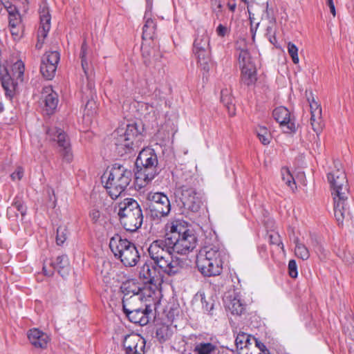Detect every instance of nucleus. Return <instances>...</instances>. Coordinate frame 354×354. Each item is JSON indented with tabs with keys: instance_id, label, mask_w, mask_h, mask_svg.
I'll return each mask as SVG.
<instances>
[{
	"instance_id": "obj_1",
	"label": "nucleus",
	"mask_w": 354,
	"mask_h": 354,
	"mask_svg": "<svg viewBox=\"0 0 354 354\" xmlns=\"http://www.w3.org/2000/svg\"><path fill=\"white\" fill-rule=\"evenodd\" d=\"M327 178L331 188L334 203V215L338 225H342L344 221H351L353 216L348 202V184L339 160H335L333 161V169L328 173Z\"/></svg>"
},
{
	"instance_id": "obj_2",
	"label": "nucleus",
	"mask_w": 354,
	"mask_h": 354,
	"mask_svg": "<svg viewBox=\"0 0 354 354\" xmlns=\"http://www.w3.org/2000/svg\"><path fill=\"white\" fill-rule=\"evenodd\" d=\"M148 252L154 263L162 269L167 275L173 277L182 272L184 261L173 255L174 252L166 236L164 239L153 241L148 248Z\"/></svg>"
},
{
	"instance_id": "obj_3",
	"label": "nucleus",
	"mask_w": 354,
	"mask_h": 354,
	"mask_svg": "<svg viewBox=\"0 0 354 354\" xmlns=\"http://www.w3.org/2000/svg\"><path fill=\"white\" fill-rule=\"evenodd\" d=\"M225 251L219 243L204 246L196 257V266L204 277L219 275L223 270Z\"/></svg>"
},
{
	"instance_id": "obj_4",
	"label": "nucleus",
	"mask_w": 354,
	"mask_h": 354,
	"mask_svg": "<svg viewBox=\"0 0 354 354\" xmlns=\"http://www.w3.org/2000/svg\"><path fill=\"white\" fill-rule=\"evenodd\" d=\"M166 236L174 253L186 254L196 245L197 239L192 230L176 221L167 227Z\"/></svg>"
},
{
	"instance_id": "obj_5",
	"label": "nucleus",
	"mask_w": 354,
	"mask_h": 354,
	"mask_svg": "<svg viewBox=\"0 0 354 354\" xmlns=\"http://www.w3.org/2000/svg\"><path fill=\"white\" fill-rule=\"evenodd\" d=\"M133 173L131 170L124 167L115 164L109 173H105L102 177L105 181V188L109 196L117 198L129 186L132 180Z\"/></svg>"
},
{
	"instance_id": "obj_6",
	"label": "nucleus",
	"mask_w": 354,
	"mask_h": 354,
	"mask_svg": "<svg viewBox=\"0 0 354 354\" xmlns=\"http://www.w3.org/2000/svg\"><path fill=\"white\" fill-rule=\"evenodd\" d=\"M118 214L120 221L124 229L127 231L136 232L143 223L142 209L133 198H124L118 205Z\"/></svg>"
},
{
	"instance_id": "obj_7",
	"label": "nucleus",
	"mask_w": 354,
	"mask_h": 354,
	"mask_svg": "<svg viewBox=\"0 0 354 354\" xmlns=\"http://www.w3.org/2000/svg\"><path fill=\"white\" fill-rule=\"evenodd\" d=\"M109 248L114 256L120 259L125 266H135L140 260L136 245L127 239H122L118 234L111 238Z\"/></svg>"
},
{
	"instance_id": "obj_8",
	"label": "nucleus",
	"mask_w": 354,
	"mask_h": 354,
	"mask_svg": "<svg viewBox=\"0 0 354 354\" xmlns=\"http://www.w3.org/2000/svg\"><path fill=\"white\" fill-rule=\"evenodd\" d=\"M115 150L120 156L131 153L136 147V141L140 132L136 123L127 125L126 129L118 128L113 132Z\"/></svg>"
},
{
	"instance_id": "obj_9",
	"label": "nucleus",
	"mask_w": 354,
	"mask_h": 354,
	"mask_svg": "<svg viewBox=\"0 0 354 354\" xmlns=\"http://www.w3.org/2000/svg\"><path fill=\"white\" fill-rule=\"evenodd\" d=\"M124 294L122 298V309L124 313H129L131 311L141 306L143 304L145 297L144 289L138 286L134 282L124 283L121 286Z\"/></svg>"
},
{
	"instance_id": "obj_10",
	"label": "nucleus",
	"mask_w": 354,
	"mask_h": 354,
	"mask_svg": "<svg viewBox=\"0 0 354 354\" xmlns=\"http://www.w3.org/2000/svg\"><path fill=\"white\" fill-rule=\"evenodd\" d=\"M193 52L203 70L208 72L210 61L209 37L207 31L201 28L197 30V35L194 42Z\"/></svg>"
},
{
	"instance_id": "obj_11",
	"label": "nucleus",
	"mask_w": 354,
	"mask_h": 354,
	"mask_svg": "<svg viewBox=\"0 0 354 354\" xmlns=\"http://www.w3.org/2000/svg\"><path fill=\"white\" fill-rule=\"evenodd\" d=\"M136 164L137 166L140 165L142 166L138 178L143 177L146 183L151 181L157 174L158 158L153 149H143L139 153Z\"/></svg>"
},
{
	"instance_id": "obj_12",
	"label": "nucleus",
	"mask_w": 354,
	"mask_h": 354,
	"mask_svg": "<svg viewBox=\"0 0 354 354\" xmlns=\"http://www.w3.org/2000/svg\"><path fill=\"white\" fill-rule=\"evenodd\" d=\"M176 202L180 208L192 212H198L203 205V194L196 188L176 190Z\"/></svg>"
},
{
	"instance_id": "obj_13",
	"label": "nucleus",
	"mask_w": 354,
	"mask_h": 354,
	"mask_svg": "<svg viewBox=\"0 0 354 354\" xmlns=\"http://www.w3.org/2000/svg\"><path fill=\"white\" fill-rule=\"evenodd\" d=\"M148 208L151 217L159 219L169 214L171 205L168 197L161 192H150L147 195Z\"/></svg>"
},
{
	"instance_id": "obj_14",
	"label": "nucleus",
	"mask_w": 354,
	"mask_h": 354,
	"mask_svg": "<svg viewBox=\"0 0 354 354\" xmlns=\"http://www.w3.org/2000/svg\"><path fill=\"white\" fill-rule=\"evenodd\" d=\"M164 274H166L163 270L154 262L147 261L140 268L139 277L146 283L160 286L163 282Z\"/></svg>"
},
{
	"instance_id": "obj_15",
	"label": "nucleus",
	"mask_w": 354,
	"mask_h": 354,
	"mask_svg": "<svg viewBox=\"0 0 354 354\" xmlns=\"http://www.w3.org/2000/svg\"><path fill=\"white\" fill-rule=\"evenodd\" d=\"M48 138L53 141H56L58 146L62 148V153L64 159L70 162L73 160V153L71 149V145L68 136L64 131L59 128L53 127L47 130Z\"/></svg>"
},
{
	"instance_id": "obj_16",
	"label": "nucleus",
	"mask_w": 354,
	"mask_h": 354,
	"mask_svg": "<svg viewBox=\"0 0 354 354\" xmlns=\"http://www.w3.org/2000/svg\"><path fill=\"white\" fill-rule=\"evenodd\" d=\"M274 120L279 123L283 131L286 133H291L296 131V126L290 118V113L284 106H279L274 109L272 113Z\"/></svg>"
},
{
	"instance_id": "obj_17",
	"label": "nucleus",
	"mask_w": 354,
	"mask_h": 354,
	"mask_svg": "<svg viewBox=\"0 0 354 354\" xmlns=\"http://www.w3.org/2000/svg\"><path fill=\"white\" fill-rule=\"evenodd\" d=\"M145 339L138 335H127L123 342L126 354H145Z\"/></svg>"
},
{
	"instance_id": "obj_18",
	"label": "nucleus",
	"mask_w": 354,
	"mask_h": 354,
	"mask_svg": "<svg viewBox=\"0 0 354 354\" xmlns=\"http://www.w3.org/2000/svg\"><path fill=\"white\" fill-rule=\"evenodd\" d=\"M41 100L44 103V111L47 115H52L57 107L58 95L51 86H45L42 89Z\"/></svg>"
},
{
	"instance_id": "obj_19",
	"label": "nucleus",
	"mask_w": 354,
	"mask_h": 354,
	"mask_svg": "<svg viewBox=\"0 0 354 354\" xmlns=\"http://www.w3.org/2000/svg\"><path fill=\"white\" fill-rule=\"evenodd\" d=\"M151 313L150 306L145 305L137 309H134L131 313H124L128 319L134 324L140 326H145L149 322V314Z\"/></svg>"
},
{
	"instance_id": "obj_20",
	"label": "nucleus",
	"mask_w": 354,
	"mask_h": 354,
	"mask_svg": "<svg viewBox=\"0 0 354 354\" xmlns=\"http://www.w3.org/2000/svg\"><path fill=\"white\" fill-rule=\"evenodd\" d=\"M27 335L30 344L38 348H46L50 340L46 333L37 328L29 330Z\"/></svg>"
},
{
	"instance_id": "obj_21",
	"label": "nucleus",
	"mask_w": 354,
	"mask_h": 354,
	"mask_svg": "<svg viewBox=\"0 0 354 354\" xmlns=\"http://www.w3.org/2000/svg\"><path fill=\"white\" fill-rule=\"evenodd\" d=\"M150 16L149 11H146L144 17L145 24L142 28L143 39H153L156 35V24Z\"/></svg>"
},
{
	"instance_id": "obj_22",
	"label": "nucleus",
	"mask_w": 354,
	"mask_h": 354,
	"mask_svg": "<svg viewBox=\"0 0 354 354\" xmlns=\"http://www.w3.org/2000/svg\"><path fill=\"white\" fill-rule=\"evenodd\" d=\"M53 270H57L58 273L62 277H66L69 272V262L68 257L65 254L58 256L55 261L50 262Z\"/></svg>"
},
{
	"instance_id": "obj_23",
	"label": "nucleus",
	"mask_w": 354,
	"mask_h": 354,
	"mask_svg": "<svg viewBox=\"0 0 354 354\" xmlns=\"http://www.w3.org/2000/svg\"><path fill=\"white\" fill-rule=\"evenodd\" d=\"M198 181L190 171H184L178 182V187L176 190H182L183 189L196 188Z\"/></svg>"
},
{
	"instance_id": "obj_24",
	"label": "nucleus",
	"mask_w": 354,
	"mask_h": 354,
	"mask_svg": "<svg viewBox=\"0 0 354 354\" xmlns=\"http://www.w3.org/2000/svg\"><path fill=\"white\" fill-rule=\"evenodd\" d=\"M221 102L227 108L230 115L232 116L235 115L234 98L231 95L230 89L224 88L221 90Z\"/></svg>"
},
{
	"instance_id": "obj_25",
	"label": "nucleus",
	"mask_w": 354,
	"mask_h": 354,
	"mask_svg": "<svg viewBox=\"0 0 354 354\" xmlns=\"http://www.w3.org/2000/svg\"><path fill=\"white\" fill-rule=\"evenodd\" d=\"M257 80L256 66L241 68V82L245 85L250 86Z\"/></svg>"
},
{
	"instance_id": "obj_26",
	"label": "nucleus",
	"mask_w": 354,
	"mask_h": 354,
	"mask_svg": "<svg viewBox=\"0 0 354 354\" xmlns=\"http://www.w3.org/2000/svg\"><path fill=\"white\" fill-rule=\"evenodd\" d=\"M293 242L295 245V254L296 257L303 261L308 259L310 257V251L306 245L303 243L297 236L294 237Z\"/></svg>"
},
{
	"instance_id": "obj_27",
	"label": "nucleus",
	"mask_w": 354,
	"mask_h": 354,
	"mask_svg": "<svg viewBox=\"0 0 354 354\" xmlns=\"http://www.w3.org/2000/svg\"><path fill=\"white\" fill-rule=\"evenodd\" d=\"M226 306L233 315H240L245 310V305L236 297L230 298L226 301Z\"/></svg>"
},
{
	"instance_id": "obj_28",
	"label": "nucleus",
	"mask_w": 354,
	"mask_h": 354,
	"mask_svg": "<svg viewBox=\"0 0 354 354\" xmlns=\"http://www.w3.org/2000/svg\"><path fill=\"white\" fill-rule=\"evenodd\" d=\"M217 346L210 342H201L195 346L194 352L195 354H215Z\"/></svg>"
},
{
	"instance_id": "obj_29",
	"label": "nucleus",
	"mask_w": 354,
	"mask_h": 354,
	"mask_svg": "<svg viewBox=\"0 0 354 354\" xmlns=\"http://www.w3.org/2000/svg\"><path fill=\"white\" fill-rule=\"evenodd\" d=\"M142 55L144 64L148 66L152 64V62L157 59L156 53V50L149 46L143 45L141 48Z\"/></svg>"
},
{
	"instance_id": "obj_30",
	"label": "nucleus",
	"mask_w": 354,
	"mask_h": 354,
	"mask_svg": "<svg viewBox=\"0 0 354 354\" xmlns=\"http://www.w3.org/2000/svg\"><path fill=\"white\" fill-rule=\"evenodd\" d=\"M50 29V15L48 11L43 10L40 16V26L39 28V31L43 37H46Z\"/></svg>"
},
{
	"instance_id": "obj_31",
	"label": "nucleus",
	"mask_w": 354,
	"mask_h": 354,
	"mask_svg": "<svg viewBox=\"0 0 354 354\" xmlns=\"http://www.w3.org/2000/svg\"><path fill=\"white\" fill-rule=\"evenodd\" d=\"M172 335L171 328L166 324H160L157 327L156 337L160 342H165Z\"/></svg>"
},
{
	"instance_id": "obj_32",
	"label": "nucleus",
	"mask_w": 354,
	"mask_h": 354,
	"mask_svg": "<svg viewBox=\"0 0 354 354\" xmlns=\"http://www.w3.org/2000/svg\"><path fill=\"white\" fill-rule=\"evenodd\" d=\"M4 72L5 73H1V84L4 90L11 94L15 89V84L6 68H4Z\"/></svg>"
},
{
	"instance_id": "obj_33",
	"label": "nucleus",
	"mask_w": 354,
	"mask_h": 354,
	"mask_svg": "<svg viewBox=\"0 0 354 354\" xmlns=\"http://www.w3.org/2000/svg\"><path fill=\"white\" fill-rule=\"evenodd\" d=\"M239 64L241 68H250V66H256L250 53L246 49H243L239 55Z\"/></svg>"
},
{
	"instance_id": "obj_34",
	"label": "nucleus",
	"mask_w": 354,
	"mask_h": 354,
	"mask_svg": "<svg viewBox=\"0 0 354 354\" xmlns=\"http://www.w3.org/2000/svg\"><path fill=\"white\" fill-rule=\"evenodd\" d=\"M252 337H254L248 333L243 332L239 333L235 339L237 348L243 349L248 347L252 344L251 341L252 340Z\"/></svg>"
},
{
	"instance_id": "obj_35",
	"label": "nucleus",
	"mask_w": 354,
	"mask_h": 354,
	"mask_svg": "<svg viewBox=\"0 0 354 354\" xmlns=\"http://www.w3.org/2000/svg\"><path fill=\"white\" fill-rule=\"evenodd\" d=\"M60 59L59 53L57 50L46 52L41 57V62L57 67Z\"/></svg>"
},
{
	"instance_id": "obj_36",
	"label": "nucleus",
	"mask_w": 354,
	"mask_h": 354,
	"mask_svg": "<svg viewBox=\"0 0 354 354\" xmlns=\"http://www.w3.org/2000/svg\"><path fill=\"white\" fill-rule=\"evenodd\" d=\"M9 15V26L15 27L16 25H19L21 23V17L17 7L11 5L6 8Z\"/></svg>"
},
{
	"instance_id": "obj_37",
	"label": "nucleus",
	"mask_w": 354,
	"mask_h": 354,
	"mask_svg": "<svg viewBox=\"0 0 354 354\" xmlns=\"http://www.w3.org/2000/svg\"><path fill=\"white\" fill-rule=\"evenodd\" d=\"M56 70V66L41 62L40 72L46 80H52L55 75Z\"/></svg>"
},
{
	"instance_id": "obj_38",
	"label": "nucleus",
	"mask_w": 354,
	"mask_h": 354,
	"mask_svg": "<svg viewBox=\"0 0 354 354\" xmlns=\"http://www.w3.org/2000/svg\"><path fill=\"white\" fill-rule=\"evenodd\" d=\"M88 54V45L86 42V41H84V42L82 44L81 46V51H80V58H81V62H82V67L83 68V71L86 75H87L88 70V62L87 59V55Z\"/></svg>"
},
{
	"instance_id": "obj_39",
	"label": "nucleus",
	"mask_w": 354,
	"mask_h": 354,
	"mask_svg": "<svg viewBox=\"0 0 354 354\" xmlns=\"http://www.w3.org/2000/svg\"><path fill=\"white\" fill-rule=\"evenodd\" d=\"M257 136L263 145H266L270 143L271 135L266 127L259 126L257 129Z\"/></svg>"
},
{
	"instance_id": "obj_40",
	"label": "nucleus",
	"mask_w": 354,
	"mask_h": 354,
	"mask_svg": "<svg viewBox=\"0 0 354 354\" xmlns=\"http://www.w3.org/2000/svg\"><path fill=\"white\" fill-rule=\"evenodd\" d=\"M281 178L282 180L288 186L291 190L294 191L297 188L295 181L290 171L287 168L281 169Z\"/></svg>"
},
{
	"instance_id": "obj_41",
	"label": "nucleus",
	"mask_w": 354,
	"mask_h": 354,
	"mask_svg": "<svg viewBox=\"0 0 354 354\" xmlns=\"http://www.w3.org/2000/svg\"><path fill=\"white\" fill-rule=\"evenodd\" d=\"M68 230L66 226H59L57 229L56 243L62 245L67 239Z\"/></svg>"
},
{
	"instance_id": "obj_42",
	"label": "nucleus",
	"mask_w": 354,
	"mask_h": 354,
	"mask_svg": "<svg viewBox=\"0 0 354 354\" xmlns=\"http://www.w3.org/2000/svg\"><path fill=\"white\" fill-rule=\"evenodd\" d=\"M308 101L309 102L311 116L313 118H320L322 116V108L319 104L313 98L311 100L310 98H308Z\"/></svg>"
},
{
	"instance_id": "obj_43",
	"label": "nucleus",
	"mask_w": 354,
	"mask_h": 354,
	"mask_svg": "<svg viewBox=\"0 0 354 354\" xmlns=\"http://www.w3.org/2000/svg\"><path fill=\"white\" fill-rule=\"evenodd\" d=\"M287 48L292 62L294 64H298L299 61L298 57V48L293 43L290 41L288 43Z\"/></svg>"
},
{
	"instance_id": "obj_44",
	"label": "nucleus",
	"mask_w": 354,
	"mask_h": 354,
	"mask_svg": "<svg viewBox=\"0 0 354 354\" xmlns=\"http://www.w3.org/2000/svg\"><path fill=\"white\" fill-rule=\"evenodd\" d=\"M310 124L313 131L318 135L323 129L322 116H320V118H313L310 116Z\"/></svg>"
},
{
	"instance_id": "obj_45",
	"label": "nucleus",
	"mask_w": 354,
	"mask_h": 354,
	"mask_svg": "<svg viewBox=\"0 0 354 354\" xmlns=\"http://www.w3.org/2000/svg\"><path fill=\"white\" fill-rule=\"evenodd\" d=\"M97 105L96 102L91 97V100H88L85 105L84 111L88 115H93L96 113Z\"/></svg>"
},
{
	"instance_id": "obj_46",
	"label": "nucleus",
	"mask_w": 354,
	"mask_h": 354,
	"mask_svg": "<svg viewBox=\"0 0 354 354\" xmlns=\"http://www.w3.org/2000/svg\"><path fill=\"white\" fill-rule=\"evenodd\" d=\"M269 241L270 244L277 245L284 251V246L281 241V236L277 232H272L269 234Z\"/></svg>"
},
{
	"instance_id": "obj_47",
	"label": "nucleus",
	"mask_w": 354,
	"mask_h": 354,
	"mask_svg": "<svg viewBox=\"0 0 354 354\" xmlns=\"http://www.w3.org/2000/svg\"><path fill=\"white\" fill-rule=\"evenodd\" d=\"M288 273L292 278H296L297 277V266L294 259H291L288 262Z\"/></svg>"
},
{
	"instance_id": "obj_48",
	"label": "nucleus",
	"mask_w": 354,
	"mask_h": 354,
	"mask_svg": "<svg viewBox=\"0 0 354 354\" xmlns=\"http://www.w3.org/2000/svg\"><path fill=\"white\" fill-rule=\"evenodd\" d=\"M12 205L19 212L22 216H25L26 214V207L24 205V203L17 199V198H15V201L13 202Z\"/></svg>"
},
{
	"instance_id": "obj_49",
	"label": "nucleus",
	"mask_w": 354,
	"mask_h": 354,
	"mask_svg": "<svg viewBox=\"0 0 354 354\" xmlns=\"http://www.w3.org/2000/svg\"><path fill=\"white\" fill-rule=\"evenodd\" d=\"M24 176V169L21 167H18L17 169L10 175L13 180H21Z\"/></svg>"
},
{
	"instance_id": "obj_50",
	"label": "nucleus",
	"mask_w": 354,
	"mask_h": 354,
	"mask_svg": "<svg viewBox=\"0 0 354 354\" xmlns=\"http://www.w3.org/2000/svg\"><path fill=\"white\" fill-rule=\"evenodd\" d=\"M90 218L93 222H97L100 217V212L96 209H93L89 213Z\"/></svg>"
},
{
	"instance_id": "obj_51",
	"label": "nucleus",
	"mask_w": 354,
	"mask_h": 354,
	"mask_svg": "<svg viewBox=\"0 0 354 354\" xmlns=\"http://www.w3.org/2000/svg\"><path fill=\"white\" fill-rule=\"evenodd\" d=\"M216 33L220 37H225L227 33V28L222 24H219L216 28Z\"/></svg>"
},
{
	"instance_id": "obj_52",
	"label": "nucleus",
	"mask_w": 354,
	"mask_h": 354,
	"mask_svg": "<svg viewBox=\"0 0 354 354\" xmlns=\"http://www.w3.org/2000/svg\"><path fill=\"white\" fill-rule=\"evenodd\" d=\"M46 37H43L41 34V31L38 30L37 42L35 46L37 49H41L42 48Z\"/></svg>"
},
{
	"instance_id": "obj_53",
	"label": "nucleus",
	"mask_w": 354,
	"mask_h": 354,
	"mask_svg": "<svg viewBox=\"0 0 354 354\" xmlns=\"http://www.w3.org/2000/svg\"><path fill=\"white\" fill-rule=\"evenodd\" d=\"M252 340L254 341L257 347H258L261 351H262L263 353H265L266 351L268 352L264 344L259 341L255 337H252Z\"/></svg>"
},
{
	"instance_id": "obj_54",
	"label": "nucleus",
	"mask_w": 354,
	"mask_h": 354,
	"mask_svg": "<svg viewBox=\"0 0 354 354\" xmlns=\"http://www.w3.org/2000/svg\"><path fill=\"white\" fill-rule=\"evenodd\" d=\"M326 3L330 8V11L331 14L335 17V8L333 0H326Z\"/></svg>"
},
{
	"instance_id": "obj_55",
	"label": "nucleus",
	"mask_w": 354,
	"mask_h": 354,
	"mask_svg": "<svg viewBox=\"0 0 354 354\" xmlns=\"http://www.w3.org/2000/svg\"><path fill=\"white\" fill-rule=\"evenodd\" d=\"M18 26L19 25H16L15 27H13L12 26H9L10 27L11 34L13 36L18 37L19 35V28H17Z\"/></svg>"
},
{
	"instance_id": "obj_56",
	"label": "nucleus",
	"mask_w": 354,
	"mask_h": 354,
	"mask_svg": "<svg viewBox=\"0 0 354 354\" xmlns=\"http://www.w3.org/2000/svg\"><path fill=\"white\" fill-rule=\"evenodd\" d=\"M43 271L44 274L48 277L53 276L54 273L53 270H47L45 266L43 267Z\"/></svg>"
},
{
	"instance_id": "obj_57",
	"label": "nucleus",
	"mask_w": 354,
	"mask_h": 354,
	"mask_svg": "<svg viewBox=\"0 0 354 354\" xmlns=\"http://www.w3.org/2000/svg\"><path fill=\"white\" fill-rule=\"evenodd\" d=\"M19 69V76H21L24 74V66L21 63L17 64Z\"/></svg>"
},
{
	"instance_id": "obj_58",
	"label": "nucleus",
	"mask_w": 354,
	"mask_h": 354,
	"mask_svg": "<svg viewBox=\"0 0 354 354\" xmlns=\"http://www.w3.org/2000/svg\"><path fill=\"white\" fill-rule=\"evenodd\" d=\"M1 1L6 9L12 5V3L9 1V0H1Z\"/></svg>"
},
{
	"instance_id": "obj_59",
	"label": "nucleus",
	"mask_w": 354,
	"mask_h": 354,
	"mask_svg": "<svg viewBox=\"0 0 354 354\" xmlns=\"http://www.w3.org/2000/svg\"><path fill=\"white\" fill-rule=\"evenodd\" d=\"M227 6L232 12H234V10L236 8V5L235 3H228Z\"/></svg>"
},
{
	"instance_id": "obj_60",
	"label": "nucleus",
	"mask_w": 354,
	"mask_h": 354,
	"mask_svg": "<svg viewBox=\"0 0 354 354\" xmlns=\"http://www.w3.org/2000/svg\"><path fill=\"white\" fill-rule=\"evenodd\" d=\"M345 261L350 263V264H354V257H352L351 259H348L346 256L344 257Z\"/></svg>"
},
{
	"instance_id": "obj_61",
	"label": "nucleus",
	"mask_w": 354,
	"mask_h": 354,
	"mask_svg": "<svg viewBox=\"0 0 354 354\" xmlns=\"http://www.w3.org/2000/svg\"><path fill=\"white\" fill-rule=\"evenodd\" d=\"M315 244L314 245V246L317 250H322V246L319 244L318 241L315 239Z\"/></svg>"
},
{
	"instance_id": "obj_62",
	"label": "nucleus",
	"mask_w": 354,
	"mask_h": 354,
	"mask_svg": "<svg viewBox=\"0 0 354 354\" xmlns=\"http://www.w3.org/2000/svg\"><path fill=\"white\" fill-rule=\"evenodd\" d=\"M3 107L2 106V104L0 103V113L3 111Z\"/></svg>"
},
{
	"instance_id": "obj_63",
	"label": "nucleus",
	"mask_w": 354,
	"mask_h": 354,
	"mask_svg": "<svg viewBox=\"0 0 354 354\" xmlns=\"http://www.w3.org/2000/svg\"><path fill=\"white\" fill-rule=\"evenodd\" d=\"M317 147H321V142H317Z\"/></svg>"
},
{
	"instance_id": "obj_64",
	"label": "nucleus",
	"mask_w": 354,
	"mask_h": 354,
	"mask_svg": "<svg viewBox=\"0 0 354 354\" xmlns=\"http://www.w3.org/2000/svg\"><path fill=\"white\" fill-rule=\"evenodd\" d=\"M241 1H243V2H246L247 1V0H241Z\"/></svg>"
}]
</instances>
